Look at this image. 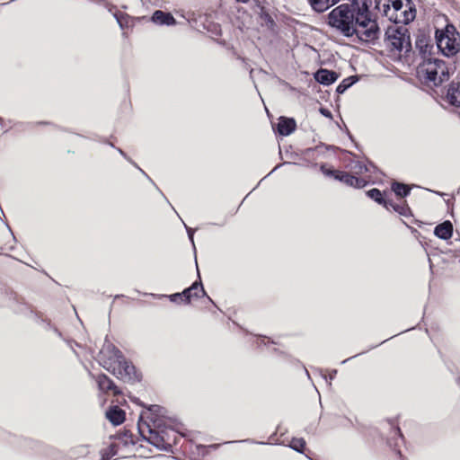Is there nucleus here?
Masks as SVG:
<instances>
[{"mask_svg": "<svg viewBox=\"0 0 460 460\" xmlns=\"http://www.w3.org/2000/svg\"><path fill=\"white\" fill-rule=\"evenodd\" d=\"M328 24L345 37L356 36L365 42H371L380 35L375 19L367 18L363 14L357 16L356 10L346 4L335 7L328 14Z\"/></svg>", "mask_w": 460, "mask_h": 460, "instance_id": "1", "label": "nucleus"}, {"mask_svg": "<svg viewBox=\"0 0 460 460\" xmlns=\"http://www.w3.org/2000/svg\"><path fill=\"white\" fill-rule=\"evenodd\" d=\"M100 360L104 368L118 378L131 380L136 374L135 367L128 362L121 352L112 344L105 345L100 351Z\"/></svg>", "mask_w": 460, "mask_h": 460, "instance_id": "2", "label": "nucleus"}, {"mask_svg": "<svg viewBox=\"0 0 460 460\" xmlns=\"http://www.w3.org/2000/svg\"><path fill=\"white\" fill-rule=\"evenodd\" d=\"M376 8L395 25L408 24L416 16V10L410 0H376Z\"/></svg>", "mask_w": 460, "mask_h": 460, "instance_id": "3", "label": "nucleus"}, {"mask_svg": "<svg viewBox=\"0 0 460 460\" xmlns=\"http://www.w3.org/2000/svg\"><path fill=\"white\" fill-rule=\"evenodd\" d=\"M418 75L428 84L435 86L447 81L449 77L448 68L443 60L427 58L418 67Z\"/></svg>", "mask_w": 460, "mask_h": 460, "instance_id": "4", "label": "nucleus"}, {"mask_svg": "<svg viewBox=\"0 0 460 460\" xmlns=\"http://www.w3.org/2000/svg\"><path fill=\"white\" fill-rule=\"evenodd\" d=\"M436 41L438 49L447 58L454 57L460 51V34L452 24L436 31Z\"/></svg>", "mask_w": 460, "mask_h": 460, "instance_id": "5", "label": "nucleus"}, {"mask_svg": "<svg viewBox=\"0 0 460 460\" xmlns=\"http://www.w3.org/2000/svg\"><path fill=\"white\" fill-rule=\"evenodd\" d=\"M385 45L391 52L407 53L411 49L409 30L402 25H393L385 31Z\"/></svg>", "mask_w": 460, "mask_h": 460, "instance_id": "6", "label": "nucleus"}, {"mask_svg": "<svg viewBox=\"0 0 460 460\" xmlns=\"http://www.w3.org/2000/svg\"><path fill=\"white\" fill-rule=\"evenodd\" d=\"M140 431L150 444L159 449L167 450L171 447L170 431L166 429H156V426L153 428L146 425L145 428L141 427Z\"/></svg>", "mask_w": 460, "mask_h": 460, "instance_id": "7", "label": "nucleus"}, {"mask_svg": "<svg viewBox=\"0 0 460 460\" xmlns=\"http://www.w3.org/2000/svg\"><path fill=\"white\" fill-rule=\"evenodd\" d=\"M333 177L336 180L344 182L348 186L363 188L366 185V181L364 179L355 177L353 175L349 174L348 172L336 171L333 172Z\"/></svg>", "mask_w": 460, "mask_h": 460, "instance_id": "8", "label": "nucleus"}, {"mask_svg": "<svg viewBox=\"0 0 460 460\" xmlns=\"http://www.w3.org/2000/svg\"><path fill=\"white\" fill-rule=\"evenodd\" d=\"M314 77L318 83L329 85L338 79V74L327 69H320L315 73Z\"/></svg>", "mask_w": 460, "mask_h": 460, "instance_id": "9", "label": "nucleus"}, {"mask_svg": "<svg viewBox=\"0 0 460 460\" xmlns=\"http://www.w3.org/2000/svg\"><path fill=\"white\" fill-rule=\"evenodd\" d=\"M296 128V121L293 119L280 117L278 123V132L282 136L290 135Z\"/></svg>", "mask_w": 460, "mask_h": 460, "instance_id": "10", "label": "nucleus"}, {"mask_svg": "<svg viewBox=\"0 0 460 460\" xmlns=\"http://www.w3.org/2000/svg\"><path fill=\"white\" fill-rule=\"evenodd\" d=\"M152 21L160 25H174L176 23L175 19L170 13H164L163 11H155L152 15Z\"/></svg>", "mask_w": 460, "mask_h": 460, "instance_id": "11", "label": "nucleus"}, {"mask_svg": "<svg viewBox=\"0 0 460 460\" xmlns=\"http://www.w3.org/2000/svg\"><path fill=\"white\" fill-rule=\"evenodd\" d=\"M447 100L450 104L460 106V86L459 84L451 83L447 93Z\"/></svg>", "mask_w": 460, "mask_h": 460, "instance_id": "12", "label": "nucleus"}, {"mask_svg": "<svg viewBox=\"0 0 460 460\" xmlns=\"http://www.w3.org/2000/svg\"><path fill=\"white\" fill-rule=\"evenodd\" d=\"M97 383L100 390L103 392H111L113 394H118L119 393L113 382L105 375L99 376L97 377Z\"/></svg>", "mask_w": 460, "mask_h": 460, "instance_id": "13", "label": "nucleus"}, {"mask_svg": "<svg viewBox=\"0 0 460 460\" xmlns=\"http://www.w3.org/2000/svg\"><path fill=\"white\" fill-rule=\"evenodd\" d=\"M453 226L449 221H446L435 227L434 234L438 238L447 240L452 236Z\"/></svg>", "mask_w": 460, "mask_h": 460, "instance_id": "14", "label": "nucleus"}, {"mask_svg": "<svg viewBox=\"0 0 460 460\" xmlns=\"http://www.w3.org/2000/svg\"><path fill=\"white\" fill-rule=\"evenodd\" d=\"M106 417L112 424L119 425L125 420V412L119 407L115 406V407L111 408L106 412Z\"/></svg>", "mask_w": 460, "mask_h": 460, "instance_id": "15", "label": "nucleus"}, {"mask_svg": "<svg viewBox=\"0 0 460 460\" xmlns=\"http://www.w3.org/2000/svg\"><path fill=\"white\" fill-rule=\"evenodd\" d=\"M311 7L318 13H323L336 4L340 0H307Z\"/></svg>", "mask_w": 460, "mask_h": 460, "instance_id": "16", "label": "nucleus"}, {"mask_svg": "<svg viewBox=\"0 0 460 460\" xmlns=\"http://www.w3.org/2000/svg\"><path fill=\"white\" fill-rule=\"evenodd\" d=\"M199 284L198 282H194L190 288L183 290L182 293H175L171 296H169V298L172 302H177L179 299L182 300L184 299L186 302H190V292L193 290L199 289Z\"/></svg>", "mask_w": 460, "mask_h": 460, "instance_id": "17", "label": "nucleus"}, {"mask_svg": "<svg viewBox=\"0 0 460 460\" xmlns=\"http://www.w3.org/2000/svg\"><path fill=\"white\" fill-rule=\"evenodd\" d=\"M372 5V0H360V5H358L356 15H365L367 18H371L369 13V7Z\"/></svg>", "mask_w": 460, "mask_h": 460, "instance_id": "18", "label": "nucleus"}, {"mask_svg": "<svg viewBox=\"0 0 460 460\" xmlns=\"http://www.w3.org/2000/svg\"><path fill=\"white\" fill-rule=\"evenodd\" d=\"M392 190L394 191V193L399 197H405L409 194L410 190L407 188L406 185L395 182L392 186Z\"/></svg>", "mask_w": 460, "mask_h": 460, "instance_id": "19", "label": "nucleus"}, {"mask_svg": "<svg viewBox=\"0 0 460 460\" xmlns=\"http://www.w3.org/2000/svg\"><path fill=\"white\" fill-rule=\"evenodd\" d=\"M367 196L371 199H373L375 201H376L379 204H383L384 206L387 207L385 200L382 197V193L377 189H372L367 191Z\"/></svg>", "mask_w": 460, "mask_h": 460, "instance_id": "20", "label": "nucleus"}, {"mask_svg": "<svg viewBox=\"0 0 460 460\" xmlns=\"http://www.w3.org/2000/svg\"><path fill=\"white\" fill-rule=\"evenodd\" d=\"M354 81L351 77L344 79L338 86H337V93H343L349 87H350L353 84Z\"/></svg>", "mask_w": 460, "mask_h": 460, "instance_id": "21", "label": "nucleus"}, {"mask_svg": "<svg viewBox=\"0 0 460 460\" xmlns=\"http://www.w3.org/2000/svg\"><path fill=\"white\" fill-rule=\"evenodd\" d=\"M305 446V441L303 438H293L290 442V447L297 452H302Z\"/></svg>", "mask_w": 460, "mask_h": 460, "instance_id": "22", "label": "nucleus"}, {"mask_svg": "<svg viewBox=\"0 0 460 460\" xmlns=\"http://www.w3.org/2000/svg\"><path fill=\"white\" fill-rule=\"evenodd\" d=\"M416 47L420 49V52L426 53L432 46L429 45L424 39H420L416 41Z\"/></svg>", "mask_w": 460, "mask_h": 460, "instance_id": "23", "label": "nucleus"}, {"mask_svg": "<svg viewBox=\"0 0 460 460\" xmlns=\"http://www.w3.org/2000/svg\"><path fill=\"white\" fill-rule=\"evenodd\" d=\"M352 170H354V172L358 174H360V173H364L365 172L367 171V165L359 163V162H357L352 167H351Z\"/></svg>", "mask_w": 460, "mask_h": 460, "instance_id": "24", "label": "nucleus"}, {"mask_svg": "<svg viewBox=\"0 0 460 460\" xmlns=\"http://www.w3.org/2000/svg\"><path fill=\"white\" fill-rule=\"evenodd\" d=\"M198 284L199 285V289L198 290H193V291L190 292V299L192 297H198L199 296L198 292H201L203 295H205V291L203 289V287H202L201 283L198 282Z\"/></svg>", "mask_w": 460, "mask_h": 460, "instance_id": "25", "label": "nucleus"}, {"mask_svg": "<svg viewBox=\"0 0 460 460\" xmlns=\"http://www.w3.org/2000/svg\"><path fill=\"white\" fill-rule=\"evenodd\" d=\"M321 170H322V172H323L324 174H326V175H332V176H333V172H334V171L325 169V168H324V166H322Z\"/></svg>", "mask_w": 460, "mask_h": 460, "instance_id": "26", "label": "nucleus"}, {"mask_svg": "<svg viewBox=\"0 0 460 460\" xmlns=\"http://www.w3.org/2000/svg\"><path fill=\"white\" fill-rule=\"evenodd\" d=\"M321 113L325 117H331V112L326 109H321Z\"/></svg>", "mask_w": 460, "mask_h": 460, "instance_id": "27", "label": "nucleus"}, {"mask_svg": "<svg viewBox=\"0 0 460 460\" xmlns=\"http://www.w3.org/2000/svg\"><path fill=\"white\" fill-rule=\"evenodd\" d=\"M187 231L190 240L193 243V230L191 228H187Z\"/></svg>", "mask_w": 460, "mask_h": 460, "instance_id": "28", "label": "nucleus"}, {"mask_svg": "<svg viewBox=\"0 0 460 460\" xmlns=\"http://www.w3.org/2000/svg\"><path fill=\"white\" fill-rule=\"evenodd\" d=\"M237 2H240V3H247L249 2V0H236Z\"/></svg>", "mask_w": 460, "mask_h": 460, "instance_id": "29", "label": "nucleus"}, {"mask_svg": "<svg viewBox=\"0 0 460 460\" xmlns=\"http://www.w3.org/2000/svg\"><path fill=\"white\" fill-rule=\"evenodd\" d=\"M336 373H337V371H336V370H334V371H333V374H332V376H331V379H332V378H333V376H334V375H335Z\"/></svg>", "mask_w": 460, "mask_h": 460, "instance_id": "30", "label": "nucleus"}, {"mask_svg": "<svg viewBox=\"0 0 460 460\" xmlns=\"http://www.w3.org/2000/svg\"><path fill=\"white\" fill-rule=\"evenodd\" d=\"M119 152L122 155H124V153H123V151H122V150L119 149Z\"/></svg>", "mask_w": 460, "mask_h": 460, "instance_id": "31", "label": "nucleus"}, {"mask_svg": "<svg viewBox=\"0 0 460 460\" xmlns=\"http://www.w3.org/2000/svg\"><path fill=\"white\" fill-rule=\"evenodd\" d=\"M102 460H104V457H102Z\"/></svg>", "mask_w": 460, "mask_h": 460, "instance_id": "32", "label": "nucleus"}]
</instances>
